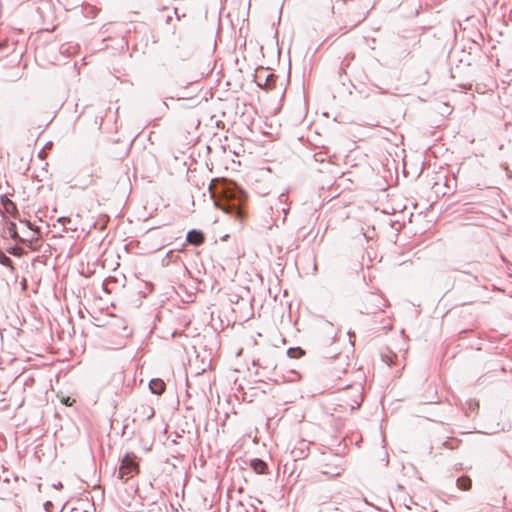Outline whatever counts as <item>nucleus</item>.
Instances as JSON below:
<instances>
[{
	"label": "nucleus",
	"instance_id": "nucleus-1",
	"mask_svg": "<svg viewBox=\"0 0 512 512\" xmlns=\"http://www.w3.org/2000/svg\"><path fill=\"white\" fill-rule=\"evenodd\" d=\"M215 206L235 219L243 220L245 192L234 182L223 180L210 187Z\"/></svg>",
	"mask_w": 512,
	"mask_h": 512
},
{
	"label": "nucleus",
	"instance_id": "nucleus-2",
	"mask_svg": "<svg viewBox=\"0 0 512 512\" xmlns=\"http://www.w3.org/2000/svg\"><path fill=\"white\" fill-rule=\"evenodd\" d=\"M135 456L127 454L121 461V465L118 469V478L123 481H127L134 477L139 472L138 464L135 461Z\"/></svg>",
	"mask_w": 512,
	"mask_h": 512
},
{
	"label": "nucleus",
	"instance_id": "nucleus-3",
	"mask_svg": "<svg viewBox=\"0 0 512 512\" xmlns=\"http://www.w3.org/2000/svg\"><path fill=\"white\" fill-rule=\"evenodd\" d=\"M186 240L191 245L200 246L203 244L205 238L204 234L200 230L193 229L187 233Z\"/></svg>",
	"mask_w": 512,
	"mask_h": 512
},
{
	"label": "nucleus",
	"instance_id": "nucleus-4",
	"mask_svg": "<svg viewBox=\"0 0 512 512\" xmlns=\"http://www.w3.org/2000/svg\"><path fill=\"white\" fill-rule=\"evenodd\" d=\"M149 388L153 394L161 395L165 390V383L161 379H152Z\"/></svg>",
	"mask_w": 512,
	"mask_h": 512
},
{
	"label": "nucleus",
	"instance_id": "nucleus-5",
	"mask_svg": "<svg viewBox=\"0 0 512 512\" xmlns=\"http://www.w3.org/2000/svg\"><path fill=\"white\" fill-rule=\"evenodd\" d=\"M251 467L258 474H265L267 471V464L261 459H253L251 461Z\"/></svg>",
	"mask_w": 512,
	"mask_h": 512
},
{
	"label": "nucleus",
	"instance_id": "nucleus-6",
	"mask_svg": "<svg viewBox=\"0 0 512 512\" xmlns=\"http://www.w3.org/2000/svg\"><path fill=\"white\" fill-rule=\"evenodd\" d=\"M457 486L459 489L467 491L471 488L472 481L469 477L462 476L457 479Z\"/></svg>",
	"mask_w": 512,
	"mask_h": 512
},
{
	"label": "nucleus",
	"instance_id": "nucleus-7",
	"mask_svg": "<svg viewBox=\"0 0 512 512\" xmlns=\"http://www.w3.org/2000/svg\"><path fill=\"white\" fill-rule=\"evenodd\" d=\"M287 354L291 358H299L303 354V351L301 348H289Z\"/></svg>",
	"mask_w": 512,
	"mask_h": 512
},
{
	"label": "nucleus",
	"instance_id": "nucleus-8",
	"mask_svg": "<svg viewBox=\"0 0 512 512\" xmlns=\"http://www.w3.org/2000/svg\"><path fill=\"white\" fill-rule=\"evenodd\" d=\"M356 392H357V400L354 401V404H351V409L354 410L356 408H359L360 405H361V402H362V393H361V388L360 387H357L356 389Z\"/></svg>",
	"mask_w": 512,
	"mask_h": 512
},
{
	"label": "nucleus",
	"instance_id": "nucleus-9",
	"mask_svg": "<svg viewBox=\"0 0 512 512\" xmlns=\"http://www.w3.org/2000/svg\"><path fill=\"white\" fill-rule=\"evenodd\" d=\"M0 264L13 268L12 266V260L6 256L3 252H0Z\"/></svg>",
	"mask_w": 512,
	"mask_h": 512
},
{
	"label": "nucleus",
	"instance_id": "nucleus-10",
	"mask_svg": "<svg viewBox=\"0 0 512 512\" xmlns=\"http://www.w3.org/2000/svg\"><path fill=\"white\" fill-rule=\"evenodd\" d=\"M275 82V75L274 74H268L265 78V82H264V86L267 88V89H270L272 87V85L274 84Z\"/></svg>",
	"mask_w": 512,
	"mask_h": 512
},
{
	"label": "nucleus",
	"instance_id": "nucleus-11",
	"mask_svg": "<svg viewBox=\"0 0 512 512\" xmlns=\"http://www.w3.org/2000/svg\"><path fill=\"white\" fill-rule=\"evenodd\" d=\"M143 415L147 420H150L154 416V409L152 407H143Z\"/></svg>",
	"mask_w": 512,
	"mask_h": 512
},
{
	"label": "nucleus",
	"instance_id": "nucleus-12",
	"mask_svg": "<svg viewBox=\"0 0 512 512\" xmlns=\"http://www.w3.org/2000/svg\"><path fill=\"white\" fill-rule=\"evenodd\" d=\"M8 229H9V231L11 233L12 238H17L18 237L17 232L15 230L16 229V225L14 223H10Z\"/></svg>",
	"mask_w": 512,
	"mask_h": 512
},
{
	"label": "nucleus",
	"instance_id": "nucleus-13",
	"mask_svg": "<svg viewBox=\"0 0 512 512\" xmlns=\"http://www.w3.org/2000/svg\"><path fill=\"white\" fill-rule=\"evenodd\" d=\"M59 223L65 225L66 223H70L71 222V219L68 218V217H60L58 220H57Z\"/></svg>",
	"mask_w": 512,
	"mask_h": 512
},
{
	"label": "nucleus",
	"instance_id": "nucleus-14",
	"mask_svg": "<svg viewBox=\"0 0 512 512\" xmlns=\"http://www.w3.org/2000/svg\"><path fill=\"white\" fill-rule=\"evenodd\" d=\"M287 200H288V195L287 194H285V193L280 194V196H279L280 203H286Z\"/></svg>",
	"mask_w": 512,
	"mask_h": 512
},
{
	"label": "nucleus",
	"instance_id": "nucleus-15",
	"mask_svg": "<svg viewBox=\"0 0 512 512\" xmlns=\"http://www.w3.org/2000/svg\"><path fill=\"white\" fill-rule=\"evenodd\" d=\"M377 300H379L378 296L373 295V294H371V295H369V296L367 297V301H368V302H374V301H377Z\"/></svg>",
	"mask_w": 512,
	"mask_h": 512
},
{
	"label": "nucleus",
	"instance_id": "nucleus-16",
	"mask_svg": "<svg viewBox=\"0 0 512 512\" xmlns=\"http://www.w3.org/2000/svg\"><path fill=\"white\" fill-rule=\"evenodd\" d=\"M5 205H12V206H14L13 202L11 200H9L8 198H6Z\"/></svg>",
	"mask_w": 512,
	"mask_h": 512
},
{
	"label": "nucleus",
	"instance_id": "nucleus-17",
	"mask_svg": "<svg viewBox=\"0 0 512 512\" xmlns=\"http://www.w3.org/2000/svg\"><path fill=\"white\" fill-rule=\"evenodd\" d=\"M376 311L375 310H369V309H366L365 313L367 314H370V313H375Z\"/></svg>",
	"mask_w": 512,
	"mask_h": 512
},
{
	"label": "nucleus",
	"instance_id": "nucleus-18",
	"mask_svg": "<svg viewBox=\"0 0 512 512\" xmlns=\"http://www.w3.org/2000/svg\"><path fill=\"white\" fill-rule=\"evenodd\" d=\"M288 210H289V207H283V208H282V211H283L285 214L287 213V211H288Z\"/></svg>",
	"mask_w": 512,
	"mask_h": 512
},
{
	"label": "nucleus",
	"instance_id": "nucleus-19",
	"mask_svg": "<svg viewBox=\"0 0 512 512\" xmlns=\"http://www.w3.org/2000/svg\"><path fill=\"white\" fill-rule=\"evenodd\" d=\"M51 505H52L51 502H49V501L46 502V504H45L46 509H48V507H50Z\"/></svg>",
	"mask_w": 512,
	"mask_h": 512
}]
</instances>
